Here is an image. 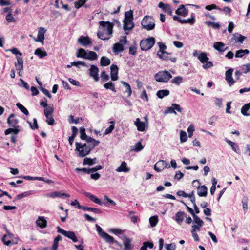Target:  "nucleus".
I'll return each mask as SVG.
<instances>
[{"label": "nucleus", "mask_w": 250, "mask_h": 250, "mask_svg": "<svg viewBox=\"0 0 250 250\" xmlns=\"http://www.w3.org/2000/svg\"><path fill=\"white\" fill-rule=\"evenodd\" d=\"M81 208H82L84 210L91 211L98 214L101 213V210L96 208L87 207L85 206H82Z\"/></svg>", "instance_id": "48"}, {"label": "nucleus", "mask_w": 250, "mask_h": 250, "mask_svg": "<svg viewBox=\"0 0 250 250\" xmlns=\"http://www.w3.org/2000/svg\"><path fill=\"white\" fill-rule=\"evenodd\" d=\"M124 50V47L122 44L120 43H116L114 44L113 47V51L115 53H119Z\"/></svg>", "instance_id": "35"}, {"label": "nucleus", "mask_w": 250, "mask_h": 250, "mask_svg": "<svg viewBox=\"0 0 250 250\" xmlns=\"http://www.w3.org/2000/svg\"><path fill=\"white\" fill-rule=\"evenodd\" d=\"M57 229L58 233L62 234L70 239L74 236V235H75V233L73 231H65L62 229L60 227H57Z\"/></svg>", "instance_id": "24"}, {"label": "nucleus", "mask_w": 250, "mask_h": 250, "mask_svg": "<svg viewBox=\"0 0 250 250\" xmlns=\"http://www.w3.org/2000/svg\"><path fill=\"white\" fill-rule=\"evenodd\" d=\"M100 25L103 28V32H106L107 35L111 36L112 34L113 24L108 21H101L99 22Z\"/></svg>", "instance_id": "7"}, {"label": "nucleus", "mask_w": 250, "mask_h": 250, "mask_svg": "<svg viewBox=\"0 0 250 250\" xmlns=\"http://www.w3.org/2000/svg\"><path fill=\"white\" fill-rule=\"evenodd\" d=\"M207 188L205 186L199 187L197 189L198 195L200 197H206L207 194Z\"/></svg>", "instance_id": "31"}, {"label": "nucleus", "mask_w": 250, "mask_h": 250, "mask_svg": "<svg viewBox=\"0 0 250 250\" xmlns=\"http://www.w3.org/2000/svg\"><path fill=\"white\" fill-rule=\"evenodd\" d=\"M72 135L71 136H70L68 139L69 143L70 145H72L74 140V138L76 137V135L78 132L77 128L75 126H73L72 128Z\"/></svg>", "instance_id": "38"}, {"label": "nucleus", "mask_w": 250, "mask_h": 250, "mask_svg": "<svg viewBox=\"0 0 250 250\" xmlns=\"http://www.w3.org/2000/svg\"><path fill=\"white\" fill-rule=\"evenodd\" d=\"M185 217L186 214L185 212L179 211L175 214V220L179 225H181Z\"/></svg>", "instance_id": "28"}, {"label": "nucleus", "mask_w": 250, "mask_h": 250, "mask_svg": "<svg viewBox=\"0 0 250 250\" xmlns=\"http://www.w3.org/2000/svg\"><path fill=\"white\" fill-rule=\"evenodd\" d=\"M205 9L208 11H211L213 9H217L220 11L222 10V9L219 8L218 6H216L214 4H212L211 5H207L205 7Z\"/></svg>", "instance_id": "62"}, {"label": "nucleus", "mask_w": 250, "mask_h": 250, "mask_svg": "<svg viewBox=\"0 0 250 250\" xmlns=\"http://www.w3.org/2000/svg\"><path fill=\"white\" fill-rule=\"evenodd\" d=\"M71 65L75 66L76 67H79V65H82L84 67H87V65L84 62L80 61L72 62Z\"/></svg>", "instance_id": "61"}, {"label": "nucleus", "mask_w": 250, "mask_h": 250, "mask_svg": "<svg viewBox=\"0 0 250 250\" xmlns=\"http://www.w3.org/2000/svg\"><path fill=\"white\" fill-rule=\"evenodd\" d=\"M203 221L198 216H194L193 219L192 225L191 226V232L192 236L195 241H199V238L197 234V231L201 230L204 225Z\"/></svg>", "instance_id": "1"}, {"label": "nucleus", "mask_w": 250, "mask_h": 250, "mask_svg": "<svg viewBox=\"0 0 250 250\" xmlns=\"http://www.w3.org/2000/svg\"><path fill=\"white\" fill-rule=\"evenodd\" d=\"M89 71L90 76L92 77L96 82H97L99 79L98 76V68L95 65H91Z\"/></svg>", "instance_id": "13"}, {"label": "nucleus", "mask_w": 250, "mask_h": 250, "mask_svg": "<svg viewBox=\"0 0 250 250\" xmlns=\"http://www.w3.org/2000/svg\"><path fill=\"white\" fill-rule=\"evenodd\" d=\"M110 64V60L109 58L105 56H103L101 58L100 64L102 66H106Z\"/></svg>", "instance_id": "44"}, {"label": "nucleus", "mask_w": 250, "mask_h": 250, "mask_svg": "<svg viewBox=\"0 0 250 250\" xmlns=\"http://www.w3.org/2000/svg\"><path fill=\"white\" fill-rule=\"evenodd\" d=\"M170 166L164 160L158 161L154 166V169L157 172H161L165 168H169Z\"/></svg>", "instance_id": "9"}, {"label": "nucleus", "mask_w": 250, "mask_h": 250, "mask_svg": "<svg viewBox=\"0 0 250 250\" xmlns=\"http://www.w3.org/2000/svg\"><path fill=\"white\" fill-rule=\"evenodd\" d=\"M46 118V122L50 125H53L54 124V120L52 117V115H45Z\"/></svg>", "instance_id": "60"}, {"label": "nucleus", "mask_w": 250, "mask_h": 250, "mask_svg": "<svg viewBox=\"0 0 250 250\" xmlns=\"http://www.w3.org/2000/svg\"><path fill=\"white\" fill-rule=\"evenodd\" d=\"M198 59L200 62L203 64V67L207 69L213 66V63L211 61H209V58L208 57L206 53L200 52L198 56Z\"/></svg>", "instance_id": "6"}, {"label": "nucleus", "mask_w": 250, "mask_h": 250, "mask_svg": "<svg viewBox=\"0 0 250 250\" xmlns=\"http://www.w3.org/2000/svg\"><path fill=\"white\" fill-rule=\"evenodd\" d=\"M87 51L85 50L83 48H80L78 50L77 54H76V56L78 58H84V59H86V56H87Z\"/></svg>", "instance_id": "37"}, {"label": "nucleus", "mask_w": 250, "mask_h": 250, "mask_svg": "<svg viewBox=\"0 0 250 250\" xmlns=\"http://www.w3.org/2000/svg\"><path fill=\"white\" fill-rule=\"evenodd\" d=\"M110 69H111V79L112 81H116L118 79V67L114 64H112L110 66Z\"/></svg>", "instance_id": "19"}, {"label": "nucleus", "mask_w": 250, "mask_h": 250, "mask_svg": "<svg viewBox=\"0 0 250 250\" xmlns=\"http://www.w3.org/2000/svg\"><path fill=\"white\" fill-rule=\"evenodd\" d=\"M141 25L144 29L148 31L151 30L155 27L154 20L150 16H146L141 21Z\"/></svg>", "instance_id": "4"}, {"label": "nucleus", "mask_w": 250, "mask_h": 250, "mask_svg": "<svg viewBox=\"0 0 250 250\" xmlns=\"http://www.w3.org/2000/svg\"><path fill=\"white\" fill-rule=\"evenodd\" d=\"M86 143H85L92 150L99 144V141L95 139L88 137L86 139Z\"/></svg>", "instance_id": "21"}, {"label": "nucleus", "mask_w": 250, "mask_h": 250, "mask_svg": "<svg viewBox=\"0 0 250 250\" xmlns=\"http://www.w3.org/2000/svg\"><path fill=\"white\" fill-rule=\"evenodd\" d=\"M46 196L50 197L53 198L56 197H62V198H69L70 195L68 193H61L58 191H54L46 194Z\"/></svg>", "instance_id": "18"}, {"label": "nucleus", "mask_w": 250, "mask_h": 250, "mask_svg": "<svg viewBox=\"0 0 250 250\" xmlns=\"http://www.w3.org/2000/svg\"><path fill=\"white\" fill-rule=\"evenodd\" d=\"M155 40L154 37H150L145 40H143L140 42V47L143 51H147L151 49L154 45Z\"/></svg>", "instance_id": "5"}, {"label": "nucleus", "mask_w": 250, "mask_h": 250, "mask_svg": "<svg viewBox=\"0 0 250 250\" xmlns=\"http://www.w3.org/2000/svg\"><path fill=\"white\" fill-rule=\"evenodd\" d=\"M250 51L248 49H240L236 51L235 57L237 58L243 57L244 55L249 54Z\"/></svg>", "instance_id": "39"}, {"label": "nucleus", "mask_w": 250, "mask_h": 250, "mask_svg": "<svg viewBox=\"0 0 250 250\" xmlns=\"http://www.w3.org/2000/svg\"><path fill=\"white\" fill-rule=\"evenodd\" d=\"M104 87L106 89H110L114 92L116 91L114 84L111 82L105 83L104 85Z\"/></svg>", "instance_id": "52"}, {"label": "nucleus", "mask_w": 250, "mask_h": 250, "mask_svg": "<svg viewBox=\"0 0 250 250\" xmlns=\"http://www.w3.org/2000/svg\"><path fill=\"white\" fill-rule=\"evenodd\" d=\"M135 125L137 128V130L139 131H144L145 129L146 125L145 123L141 122L139 118H137L134 123Z\"/></svg>", "instance_id": "29"}, {"label": "nucleus", "mask_w": 250, "mask_h": 250, "mask_svg": "<svg viewBox=\"0 0 250 250\" xmlns=\"http://www.w3.org/2000/svg\"><path fill=\"white\" fill-rule=\"evenodd\" d=\"M134 27V24L132 22V20H124V29L126 34L128 32L126 31H129L131 30Z\"/></svg>", "instance_id": "20"}, {"label": "nucleus", "mask_w": 250, "mask_h": 250, "mask_svg": "<svg viewBox=\"0 0 250 250\" xmlns=\"http://www.w3.org/2000/svg\"><path fill=\"white\" fill-rule=\"evenodd\" d=\"M159 8H161L164 12L167 13L169 15L172 16L173 14L171 6L167 3L160 2L158 4Z\"/></svg>", "instance_id": "16"}, {"label": "nucleus", "mask_w": 250, "mask_h": 250, "mask_svg": "<svg viewBox=\"0 0 250 250\" xmlns=\"http://www.w3.org/2000/svg\"><path fill=\"white\" fill-rule=\"evenodd\" d=\"M110 124H111V125L109 127H108L105 131V132L104 134V135H106L107 134H108L110 133L114 129V125H115V122L114 121H110Z\"/></svg>", "instance_id": "54"}, {"label": "nucleus", "mask_w": 250, "mask_h": 250, "mask_svg": "<svg viewBox=\"0 0 250 250\" xmlns=\"http://www.w3.org/2000/svg\"><path fill=\"white\" fill-rule=\"evenodd\" d=\"M173 19L175 21H178L180 22L181 23H189L191 25L193 24L195 21V17L194 16H192L190 18L184 20H181V18L178 16H174L173 17Z\"/></svg>", "instance_id": "15"}, {"label": "nucleus", "mask_w": 250, "mask_h": 250, "mask_svg": "<svg viewBox=\"0 0 250 250\" xmlns=\"http://www.w3.org/2000/svg\"><path fill=\"white\" fill-rule=\"evenodd\" d=\"M17 62H15V66L16 69L21 71L23 69V60L21 57H16Z\"/></svg>", "instance_id": "22"}, {"label": "nucleus", "mask_w": 250, "mask_h": 250, "mask_svg": "<svg viewBox=\"0 0 250 250\" xmlns=\"http://www.w3.org/2000/svg\"><path fill=\"white\" fill-rule=\"evenodd\" d=\"M169 93L168 90H160L157 91L156 95L159 98L162 99L165 96H168Z\"/></svg>", "instance_id": "40"}, {"label": "nucleus", "mask_w": 250, "mask_h": 250, "mask_svg": "<svg viewBox=\"0 0 250 250\" xmlns=\"http://www.w3.org/2000/svg\"><path fill=\"white\" fill-rule=\"evenodd\" d=\"M157 55L161 59L163 60H167L168 59L169 54L166 51H158Z\"/></svg>", "instance_id": "47"}, {"label": "nucleus", "mask_w": 250, "mask_h": 250, "mask_svg": "<svg viewBox=\"0 0 250 250\" xmlns=\"http://www.w3.org/2000/svg\"><path fill=\"white\" fill-rule=\"evenodd\" d=\"M78 42L84 47L92 44V41L88 36H81L78 39Z\"/></svg>", "instance_id": "14"}, {"label": "nucleus", "mask_w": 250, "mask_h": 250, "mask_svg": "<svg viewBox=\"0 0 250 250\" xmlns=\"http://www.w3.org/2000/svg\"><path fill=\"white\" fill-rule=\"evenodd\" d=\"M143 148V146H142L141 142H138L132 148V150L136 151L139 152L142 150Z\"/></svg>", "instance_id": "56"}, {"label": "nucleus", "mask_w": 250, "mask_h": 250, "mask_svg": "<svg viewBox=\"0 0 250 250\" xmlns=\"http://www.w3.org/2000/svg\"><path fill=\"white\" fill-rule=\"evenodd\" d=\"M183 81V78L180 76H176L174 77L171 81L172 83L176 85H179Z\"/></svg>", "instance_id": "55"}, {"label": "nucleus", "mask_w": 250, "mask_h": 250, "mask_svg": "<svg viewBox=\"0 0 250 250\" xmlns=\"http://www.w3.org/2000/svg\"><path fill=\"white\" fill-rule=\"evenodd\" d=\"M46 32V30L45 28L41 27L38 29V35L37 38H34V40L36 42H41L42 44H43L44 40L45 39V34Z\"/></svg>", "instance_id": "10"}, {"label": "nucleus", "mask_w": 250, "mask_h": 250, "mask_svg": "<svg viewBox=\"0 0 250 250\" xmlns=\"http://www.w3.org/2000/svg\"><path fill=\"white\" fill-rule=\"evenodd\" d=\"M34 54L38 56L40 58H42L47 56V53L46 51L42 50L40 48H38L35 50Z\"/></svg>", "instance_id": "46"}, {"label": "nucleus", "mask_w": 250, "mask_h": 250, "mask_svg": "<svg viewBox=\"0 0 250 250\" xmlns=\"http://www.w3.org/2000/svg\"><path fill=\"white\" fill-rule=\"evenodd\" d=\"M214 48L220 52H224L228 48L225 47V44L222 42H216L213 44Z\"/></svg>", "instance_id": "23"}, {"label": "nucleus", "mask_w": 250, "mask_h": 250, "mask_svg": "<svg viewBox=\"0 0 250 250\" xmlns=\"http://www.w3.org/2000/svg\"><path fill=\"white\" fill-rule=\"evenodd\" d=\"M188 9H186L185 5H180L179 8L176 10V13L182 16H186L188 14Z\"/></svg>", "instance_id": "26"}, {"label": "nucleus", "mask_w": 250, "mask_h": 250, "mask_svg": "<svg viewBox=\"0 0 250 250\" xmlns=\"http://www.w3.org/2000/svg\"><path fill=\"white\" fill-rule=\"evenodd\" d=\"M148 247L152 249L153 247V244L150 242H145L140 248V250H146Z\"/></svg>", "instance_id": "49"}, {"label": "nucleus", "mask_w": 250, "mask_h": 250, "mask_svg": "<svg viewBox=\"0 0 250 250\" xmlns=\"http://www.w3.org/2000/svg\"><path fill=\"white\" fill-rule=\"evenodd\" d=\"M98 58V55L97 54L92 51H87V56L86 59L90 60H95Z\"/></svg>", "instance_id": "42"}, {"label": "nucleus", "mask_w": 250, "mask_h": 250, "mask_svg": "<svg viewBox=\"0 0 250 250\" xmlns=\"http://www.w3.org/2000/svg\"><path fill=\"white\" fill-rule=\"evenodd\" d=\"M116 170L118 172H123L126 173L129 171L130 169L127 167L126 163L125 161H123Z\"/></svg>", "instance_id": "27"}, {"label": "nucleus", "mask_w": 250, "mask_h": 250, "mask_svg": "<svg viewBox=\"0 0 250 250\" xmlns=\"http://www.w3.org/2000/svg\"><path fill=\"white\" fill-rule=\"evenodd\" d=\"M16 106L25 115L27 116L29 115V112L27 109L21 104L18 103L16 104Z\"/></svg>", "instance_id": "50"}, {"label": "nucleus", "mask_w": 250, "mask_h": 250, "mask_svg": "<svg viewBox=\"0 0 250 250\" xmlns=\"http://www.w3.org/2000/svg\"><path fill=\"white\" fill-rule=\"evenodd\" d=\"M187 133L183 130H181L180 132V140L181 143H184L187 140Z\"/></svg>", "instance_id": "51"}, {"label": "nucleus", "mask_w": 250, "mask_h": 250, "mask_svg": "<svg viewBox=\"0 0 250 250\" xmlns=\"http://www.w3.org/2000/svg\"><path fill=\"white\" fill-rule=\"evenodd\" d=\"M5 51L6 52L10 51L12 54L16 55H19V57H21L22 55V53H21L17 48L15 47H13L9 49H7Z\"/></svg>", "instance_id": "58"}, {"label": "nucleus", "mask_w": 250, "mask_h": 250, "mask_svg": "<svg viewBox=\"0 0 250 250\" xmlns=\"http://www.w3.org/2000/svg\"><path fill=\"white\" fill-rule=\"evenodd\" d=\"M149 222L151 227H154L158 222V217L157 215L151 216L149 218Z\"/></svg>", "instance_id": "43"}, {"label": "nucleus", "mask_w": 250, "mask_h": 250, "mask_svg": "<svg viewBox=\"0 0 250 250\" xmlns=\"http://www.w3.org/2000/svg\"><path fill=\"white\" fill-rule=\"evenodd\" d=\"M246 39V37L238 33L233 34L231 39V42L242 44L243 41Z\"/></svg>", "instance_id": "12"}, {"label": "nucleus", "mask_w": 250, "mask_h": 250, "mask_svg": "<svg viewBox=\"0 0 250 250\" xmlns=\"http://www.w3.org/2000/svg\"><path fill=\"white\" fill-rule=\"evenodd\" d=\"M124 20H133V11L129 10L125 13V18Z\"/></svg>", "instance_id": "63"}, {"label": "nucleus", "mask_w": 250, "mask_h": 250, "mask_svg": "<svg viewBox=\"0 0 250 250\" xmlns=\"http://www.w3.org/2000/svg\"><path fill=\"white\" fill-rule=\"evenodd\" d=\"M242 70L244 73H247L250 71V63L242 66Z\"/></svg>", "instance_id": "64"}, {"label": "nucleus", "mask_w": 250, "mask_h": 250, "mask_svg": "<svg viewBox=\"0 0 250 250\" xmlns=\"http://www.w3.org/2000/svg\"><path fill=\"white\" fill-rule=\"evenodd\" d=\"M54 111V109L52 106H48L44 110V115H52Z\"/></svg>", "instance_id": "59"}, {"label": "nucleus", "mask_w": 250, "mask_h": 250, "mask_svg": "<svg viewBox=\"0 0 250 250\" xmlns=\"http://www.w3.org/2000/svg\"><path fill=\"white\" fill-rule=\"evenodd\" d=\"M13 234L7 232V234L4 235L2 238V241L3 243L9 246L11 244V239L13 237Z\"/></svg>", "instance_id": "30"}, {"label": "nucleus", "mask_w": 250, "mask_h": 250, "mask_svg": "<svg viewBox=\"0 0 250 250\" xmlns=\"http://www.w3.org/2000/svg\"><path fill=\"white\" fill-rule=\"evenodd\" d=\"M84 194L86 197H88L91 201H92L94 203L99 205H101L102 204L99 198L96 197L95 196L90 194V193L85 192Z\"/></svg>", "instance_id": "34"}, {"label": "nucleus", "mask_w": 250, "mask_h": 250, "mask_svg": "<svg viewBox=\"0 0 250 250\" xmlns=\"http://www.w3.org/2000/svg\"><path fill=\"white\" fill-rule=\"evenodd\" d=\"M125 241L123 243L124 249L123 250H130L132 249L131 247V240L129 238L125 236Z\"/></svg>", "instance_id": "32"}, {"label": "nucleus", "mask_w": 250, "mask_h": 250, "mask_svg": "<svg viewBox=\"0 0 250 250\" xmlns=\"http://www.w3.org/2000/svg\"><path fill=\"white\" fill-rule=\"evenodd\" d=\"M36 224L38 227L44 229L47 226V221L44 216H39L36 221Z\"/></svg>", "instance_id": "17"}, {"label": "nucleus", "mask_w": 250, "mask_h": 250, "mask_svg": "<svg viewBox=\"0 0 250 250\" xmlns=\"http://www.w3.org/2000/svg\"><path fill=\"white\" fill-rule=\"evenodd\" d=\"M7 123L11 126L16 127L18 123V120L14 114H11L7 119Z\"/></svg>", "instance_id": "25"}, {"label": "nucleus", "mask_w": 250, "mask_h": 250, "mask_svg": "<svg viewBox=\"0 0 250 250\" xmlns=\"http://www.w3.org/2000/svg\"><path fill=\"white\" fill-rule=\"evenodd\" d=\"M76 150L78 152V156L84 157L88 155L92 149L86 144H82L78 142L75 143Z\"/></svg>", "instance_id": "2"}, {"label": "nucleus", "mask_w": 250, "mask_h": 250, "mask_svg": "<svg viewBox=\"0 0 250 250\" xmlns=\"http://www.w3.org/2000/svg\"><path fill=\"white\" fill-rule=\"evenodd\" d=\"M97 163V160L96 158H94L93 159L90 158L86 157L83 159V165H89L91 166L92 165L95 164Z\"/></svg>", "instance_id": "33"}, {"label": "nucleus", "mask_w": 250, "mask_h": 250, "mask_svg": "<svg viewBox=\"0 0 250 250\" xmlns=\"http://www.w3.org/2000/svg\"><path fill=\"white\" fill-rule=\"evenodd\" d=\"M175 110L180 113H181L182 111V108H181L180 105L176 104H171V106L167 108V109L165 111L164 113L165 114L168 113H174V114H176Z\"/></svg>", "instance_id": "11"}, {"label": "nucleus", "mask_w": 250, "mask_h": 250, "mask_svg": "<svg viewBox=\"0 0 250 250\" xmlns=\"http://www.w3.org/2000/svg\"><path fill=\"white\" fill-rule=\"evenodd\" d=\"M80 138L82 140H85L88 138L85 133V129L83 127H81L80 129Z\"/></svg>", "instance_id": "57"}, {"label": "nucleus", "mask_w": 250, "mask_h": 250, "mask_svg": "<svg viewBox=\"0 0 250 250\" xmlns=\"http://www.w3.org/2000/svg\"><path fill=\"white\" fill-rule=\"evenodd\" d=\"M171 78V74L169 71L167 70L159 71L154 76L155 80L158 82L166 83Z\"/></svg>", "instance_id": "3"}, {"label": "nucleus", "mask_w": 250, "mask_h": 250, "mask_svg": "<svg viewBox=\"0 0 250 250\" xmlns=\"http://www.w3.org/2000/svg\"><path fill=\"white\" fill-rule=\"evenodd\" d=\"M97 231L100 236L106 242H110L113 241V237L109 235L107 233L104 231L102 228L98 224L96 225Z\"/></svg>", "instance_id": "8"}, {"label": "nucleus", "mask_w": 250, "mask_h": 250, "mask_svg": "<svg viewBox=\"0 0 250 250\" xmlns=\"http://www.w3.org/2000/svg\"><path fill=\"white\" fill-rule=\"evenodd\" d=\"M109 232L112 233L116 235H121L123 233L124 230L117 228L110 229L109 230Z\"/></svg>", "instance_id": "53"}, {"label": "nucleus", "mask_w": 250, "mask_h": 250, "mask_svg": "<svg viewBox=\"0 0 250 250\" xmlns=\"http://www.w3.org/2000/svg\"><path fill=\"white\" fill-rule=\"evenodd\" d=\"M226 142L229 144L231 147L232 149L235 152L238 153L239 150V146L237 144L231 141L228 139L225 140Z\"/></svg>", "instance_id": "41"}, {"label": "nucleus", "mask_w": 250, "mask_h": 250, "mask_svg": "<svg viewBox=\"0 0 250 250\" xmlns=\"http://www.w3.org/2000/svg\"><path fill=\"white\" fill-rule=\"evenodd\" d=\"M250 108V102L243 105L241 108V113L246 116H250V113H248L247 111Z\"/></svg>", "instance_id": "36"}, {"label": "nucleus", "mask_w": 250, "mask_h": 250, "mask_svg": "<svg viewBox=\"0 0 250 250\" xmlns=\"http://www.w3.org/2000/svg\"><path fill=\"white\" fill-rule=\"evenodd\" d=\"M122 84L125 87V92L127 93L128 96L130 97L132 94V90L130 85L126 82L121 81Z\"/></svg>", "instance_id": "45"}]
</instances>
